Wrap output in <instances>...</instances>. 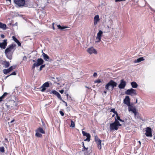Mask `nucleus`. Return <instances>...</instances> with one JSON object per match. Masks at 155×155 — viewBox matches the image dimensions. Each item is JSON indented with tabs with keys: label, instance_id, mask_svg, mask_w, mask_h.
Instances as JSON below:
<instances>
[{
	"label": "nucleus",
	"instance_id": "f257e3e1",
	"mask_svg": "<svg viewBox=\"0 0 155 155\" xmlns=\"http://www.w3.org/2000/svg\"><path fill=\"white\" fill-rule=\"evenodd\" d=\"M16 45L11 44L8 46L5 50V53L6 57L9 60H11L13 53L15 49Z\"/></svg>",
	"mask_w": 155,
	"mask_h": 155
},
{
	"label": "nucleus",
	"instance_id": "f03ea898",
	"mask_svg": "<svg viewBox=\"0 0 155 155\" xmlns=\"http://www.w3.org/2000/svg\"><path fill=\"white\" fill-rule=\"evenodd\" d=\"M32 61L34 62H35V63L33 64L31 68V69L33 70V71H34L35 68V67H38L43 64L44 62L43 60L41 58H38L36 61L34 60H33Z\"/></svg>",
	"mask_w": 155,
	"mask_h": 155
},
{
	"label": "nucleus",
	"instance_id": "7ed1b4c3",
	"mask_svg": "<svg viewBox=\"0 0 155 155\" xmlns=\"http://www.w3.org/2000/svg\"><path fill=\"white\" fill-rule=\"evenodd\" d=\"M117 83L112 80H110L109 82L105 85V88L107 90H109V87L111 86L112 89L114 87L117 86Z\"/></svg>",
	"mask_w": 155,
	"mask_h": 155
},
{
	"label": "nucleus",
	"instance_id": "20e7f679",
	"mask_svg": "<svg viewBox=\"0 0 155 155\" xmlns=\"http://www.w3.org/2000/svg\"><path fill=\"white\" fill-rule=\"evenodd\" d=\"M14 2L19 7H22L25 4V0H14Z\"/></svg>",
	"mask_w": 155,
	"mask_h": 155
},
{
	"label": "nucleus",
	"instance_id": "39448f33",
	"mask_svg": "<svg viewBox=\"0 0 155 155\" xmlns=\"http://www.w3.org/2000/svg\"><path fill=\"white\" fill-rule=\"evenodd\" d=\"M125 94L127 95H131V96H134L137 95L136 91L133 88H130L127 90L125 92Z\"/></svg>",
	"mask_w": 155,
	"mask_h": 155
},
{
	"label": "nucleus",
	"instance_id": "423d86ee",
	"mask_svg": "<svg viewBox=\"0 0 155 155\" xmlns=\"http://www.w3.org/2000/svg\"><path fill=\"white\" fill-rule=\"evenodd\" d=\"M103 35V32L101 30H100L97 33V36L96 37L95 43H98L101 41V37Z\"/></svg>",
	"mask_w": 155,
	"mask_h": 155
},
{
	"label": "nucleus",
	"instance_id": "0eeeda50",
	"mask_svg": "<svg viewBox=\"0 0 155 155\" xmlns=\"http://www.w3.org/2000/svg\"><path fill=\"white\" fill-rule=\"evenodd\" d=\"M16 67V66H11L8 69H4L3 70V72L5 74H7L8 73L10 72L13 69H14Z\"/></svg>",
	"mask_w": 155,
	"mask_h": 155
},
{
	"label": "nucleus",
	"instance_id": "6e6552de",
	"mask_svg": "<svg viewBox=\"0 0 155 155\" xmlns=\"http://www.w3.org/2000/svg\"><path fill=\"white\" fill-rule=\"evenodd\" d=\"M146 131L145 135L147 137H151L152 136L151 129L150 127H147L146 128Z\"/></svg>",
	"mask_w": 155,
	"mask_h": 155
},
{
	"label": "nucleus",
	"instance_id": "1a4fd4ad",
	"mask_svg": "<svg viewBox=\"0 0 155 155\" xmlns=\"http://www.w3.org/2000/svg\"><path fill=\"white\" fill-rule=\"evenodd\" d=\"M126 85V82L123 79H122L120 80V84L118 85V87L120 89H124Z\"/></svg>",
	"mask_w": 155,
	"mask_h": 155
},
{
	"label": "nucleus",
	"instance_id": "9d476101",
	"mask_svg": "<svg viewBox=\"0 0 155 155\" xmlns=\"http://www.w3.org/2000/svg\"><path fill=\"white\" fill-rule=\"evenodd\" d=\"M124 103L127 104L128 107L131 106V105L130 104V99L129 96H126L125 98L124 99Z\"/></svg>",
	"mask_w": 155,
	"mask_h": 155
},
{
	"label": "nucleus",
	"instance_id": "9b49d317",
	"mask_svg": "<svg viewBox=\"0 0 155 155\" xmlns=\"http://www.w3.org/2000/svg\"><path fill=\"white\" fill-rule=\"evenodd\" d=\"M87 52L90 54H91L93 53H94L96 54L97 53L96 50L93 47L89 48L87 49Z\"/></svg>",
	"mask_w": 155,
	"mask_h": 155
},
{
	"label": "nucleus",
	"instance_id": "f8f14e48",
	"mask_svg": "<svg viewBox=\"0 0 155 155\" xmlns=\"http://www.w3.org/2000/svg\"><path fill=\"white\" fill-rule=\"evenodd\" d=\"M82 133L84 136L87 137V138L84 140V141H87L89 142L90 141L91 136L89 134L85 132L82 131Z\"/></svg>",
	"mask_w": 155,
	"mask_h": 155
},
{
	"label": "nucleus",
	"instance_id": "ddd939ff",
	"mask_svg": "<svg viewBox=\"0 0 155 155\" xmlns=\"http://www.w3.org/2000/svg\"><path fill=\"white\" fill-rule=\"evenodd\" d=\"M7 40L5 39L3 40V42L2 43H0V47L2 48L5 49L6 46H7Z\"/></svg>",
	"mask_w": 155,
	"mask_h": 155
},
{
	"label": "nucleus",
	"instance_id": "4468645a",
	"mask_svg": "<svg viewBox=\"0 0 155 155\" xmlns=\"http://www.w3.org/2000/svg\"><path fill=\"white\" fill-rule=\"evenodd\" d=\"M110 129L111 130H117L118 129V126L114 123H113L110 124Z\"/></svg>",
	"mask_w": 155,
	"mask_h": 155
},
{
	"label": "nucleus",
	"instance_id": "2eb2a0df",
	"mask_svg": "<svg viewBox=\"0 0 155 155\" xmlns=\"http://www.w3.org/2000/svg\"><path fill=\"white\" fill-rule=\"evenodd\" d=\"M49 87V83L48 82H46L44 83L41 86V88L42 89L41 90L42 92H44L46 90L45 87Z\"/></svg>",
	"mask_w": 155,
	"mask_h": 155
},
{
	"label": "nucleus",
	"instance_id": "dca6fc26",
	"mask_svg": "<svg viewBox=\"0 0 155 155\" xmlns=\"http://www.w3.org/2000/svg\"><path fill=\"white\" fill-rule=\"evenodd\" d=\"M129 111H131L134 114L135 116L136 115L137 112L136 111V108L134 107H133L131 105V106L128 107Z\"/></svg>",
	"mask_w": 155,
	"mask_h": 155
},
{
	"label": "nucleus",
	"instance_id": "f3484780",
	"mask_svg": "<svg viewBox=\"0 0 155 155\" xmlns=\"http://www.w3.org/2000/svg\"><path fill=\"white\" fill-rule=\"evenodd\" d=\"M99 15H95L94 17V25H96L99 21Z\"/></svg>",
	"mask_w": 155,
	"mask_h": 155
},
{
	"label": "nucleus",
	"instance_id": "a211bd4d",
	"mask_svg": "<svg viewBox=\"0 0 155 155\" xmlns=\"http://www.w3.org/2000/svg\"><path fill=\"white\" fill-rule=\"evenodd\" d=\"M42 52L43 53L42 55L44 59L46 61H48L49 59V57L47 54L44 53L43 51Z\"/></svg>",
	"mask_w": 155,
	"mask_h": 155
},
{
	"label": "nucleus",
	"instance_id": "6ab92c4d",
	"mask_svg": "<svg viewBox=\"0 0 155 155\" xmlns=\"http://www.w3.org/2000/svg\"><path fill=\"white\" fill-rule=\"evenodd\" d=\"M84 154L85 155H91V152L90 150H88V148H87L85 150V151H84Z\"/></svg>",
	"mask_w": 155,
	"mask_h": 155
},
{
	"label": "nucleus",
	"instance_id": "aec40b11",
	"mask_svg": "<svg viewBox=\"0 0 155 155\" xmlns=\"http://www.w3.org/2000/svg\"><path fill=\"white\" fill-rule=\"evenodd\" d=\"M144 60L143 57H140L134 61L135 63H139Z\"/></svg>",
	"mask_w": 155,
	"mask_h": 155
},
{
	"label": "nucleus",
	"instance_id": "412c9836",
	"mask_svg": "<svg viewBox=\"0 0 155 155\" xmlns=\"http://www.w3.org/2000/svg\"><path fill=\"white\" fill-rule=\"evenodd\" d=\"M0 28L3 30H5L6 28V25L0 22Z\"/></svg>",
	"mask_w": 155,
	"mask_h": 155
},
{
	"label": "nucleus",
	"instance_id": "4be33fe9",
	"mask_svg": "<svg viewBox=\"0 0 155 155\" xmlns=\"http://www.w3.org/2000/svg\"><path fill=\"white\" fill-rule=\"evenodd\" d=\"M132 87L134 88H136L138 87V85L134 81L132 82L131 83Z\"/></svg>",
	"mask_w": 155,
	"mask_h": 155
},
{
	"label": "nucleus",
	"instance_id": "5701e85b",
	"mask_svg": "<svg viewBox=\"0 0 155 155\" xmlns=\"http://www.w3.org/2000/svg\"><path fill=\"white\" fill-rule=\"evenodd\" d=\"M4 64L5 65V68H8L10 65L9 62L8 61H3Z\"/></svg>",
	"mask_w": 155,
	"mask_h": 155
},
{
	"label": "nucleus",
	"instance_id": "b1692460",
	"mask_svg": "<svg viewBox=\"0 0 155 155\" xmlns=\"http://www.w3.org/2000/svg\"><path fill=\"white\" fill-rule=\"evenodd\" d=\"M38 132H40L41 134H45V132L43 129L41 127L38 128L36 130Z\"/></svg>",
	"mask_w": 155,
	"mask_h": 155
},
{
	"label": "nucleus",
	"instance_id": "393cba45",
	"mask_svg": "<svg viewBox=\"0 0 155 155\" xmlns=\"http://www.w3.org/2000/svg\"><path fill=\"white\" fill-rule=\"evenodd\" d=\"M57 27H58V28L59 29H60V30H63L64 29H65L66 28H68V27L67 26H61L60 25H57Z\"/></svg>",
	"mask_w": 155,
	"mask_h": 155
},
{
	"label": "nucleus",
	"instance_id": "a878e982",
	"mask_svg": "<svg viewBox=\"0 0 155 155\" xmlns=\"http://www.w3.org/2000/svg\"><path fill=\"white\" fill-rule=\"evenodd\" d=\"M114 124H116L117 126H121V124H120L119 121L117 120L116 118H115L114 122Z\"/></svg>",
	"mask_w": 155,
	"mask_h": 155
},
{
	"label": "nucleus",
	"instance_id": "bb28decb",
	"mask_svg": "<svg viewBox=\"0 0 155 155\" xmlns=\"http://www.w3.org/2000/svg\"><path fill=\"white\" fill-rule=\"evenodd\" d=\"M36 133L35 134V136L37 137H42V135L39 133V132H38L36 130Z\"/></svg>",
	"mask_w": 155,
	"mask_h": 155
},
{
	"label": "nucleus",
	"instance_id": "cd10ccee",
	"mask_svg": "<svg viewBox=\"0 0 155 155\" xmlns=\"http://www.w3.org/2000/svg\"><path fill=\"white\" fill-rule=\"evenodd\" d=\"M58 92L56 91L55 90H52L51 92H50V94H54L55 95H56L57 94V93Z\"/></svg>",
	"mask_w": 155,
	"mask_h": 155
},
{
	"label": "nucleus",
	"instance_id": "c85d7f7f",
	"mask_svg": "<svg viewBox=\"0 0 155 155\" xmlns=\"http://www.w3.org/2000/svg\"><path fill=\"white\" fill-rule=\"evenodd\" d=\"M8 93L6 92H5L2 95V96L1 97V99L2 100V99L4 98L8 94Z\"/></svg>",
	"mask_w": 155,
	"mask_h": 155
},
{
	"label": "nucleus",
	"instance_id": "c756f323",
	"mask_svg": "<svg viewBox=\"0 0 155 155\" xmlns=\"http://www.w3.org/2000/svg\"><path fill=\"white\" fill-rule=\"evenodd\" d=\"M5 152V148L3 147H0V152L4 153Z\"/></svg>",
	"mask_w": 155,
	"mask_h": 155
},
{
	"label": "nucleus",
	"instance_id": "7c9ffc66",
	"mask_svg": "<svg viewBox=\"0 0 155 155\" xmlns=\"http://www.w3.org/2000/svg\"><path fill=\"white\" fill-rule=\"evenodd\" d=\"M58 97V98L59 99L61 100L62 101V98L61 97V96L60 95V94L58 93V92L57 93V94L56 95Z\"/></svg>",
	"mask_w": 155,
	"mask_h": 155
},
{
	"label": "nucleus",
	"instance_id": "2f4dec72",
	"mask_svg": "<svg viewBox=\"0 0 155 155\" xmlns=\"http://www.w3.org/2000/svg\"><path fill=\"white\" fill-rule=\"evenodd\" d=\"M70 127H75V124L74 121L72 120H71V125H70Z\"/></svg>",
	"mask_w": 155,
	"mask_h": 155
},
{
	"label": "nucleus",
	"instance_id": "473e14b6",
	"mask_svg": "<svg viewBox=\"0 0 155 155\" xmlns=\"http://www.w3.org/2000/svg\"><path fill=\"white\" fill-rule=\"evenodd\" d=\"M117 116V118H116L117 120H119L121 122H123V121L120 119V117L118 115V114H117V115H116Z\"/></svg>",
	"mask_w": 155,
	"mask_h": 155
},
{
	"label": "nucleus",
	"instance_id": "72a5a7b5",
	"mask_svg": "<svg viewBox=\"0 0 155 155\" xmlns=\"http://www.w3.org/2000/svg\"><path fill=\"white\" fill-rule=\"evenodd\" d=\"M110 111L113 112L116 115H117L118 114L117 113L115 110V109L114 108L111 109Z\"/></svg>",
	"mask_w": 155,
	"mask_h": 155
},
{
	"label": "nucleus",
	"instance_id": "f704fd0d",
	"mask_svg": "<svg viewBox=\"0 0 155 155\" xmlns=\"http://www.w3.org/2000/svg\"><path fill=\"white\" fill-rule=\"evenodd\" d=\"M82 144H83V148H82V151H85V150L88 147H86L84 145V143L83 142L82 143Z\"/></svg>",
	"mask_w": 155,
	"mask_h": 155
},
{
	"label": "nucleus",
	"instance_id": "c9c22d12",
	"mask_svg": "<svg viewBox=\"0 0 155 155\" xmlns=\"http://www.w3.org/2000/svg\"><path fill=\"white\" fill-rule=\"evenodd\" d=\"M41 66H40V68H39V71H41L42 70V68H44L45 67V64H41Z\"/></svg>",
	"mask_w": 155,
	"mask_h": 155
},
{
	"label": "nucleus",
	"instance_id": "e433bc0d",
	"mask_svg": "<svg viewBox=\"0 0 155 155\" xmlns=\"http://www.w3.org/2000/svg\"><path fill=\"white\" fill-rule=\"evenodd\" d=\"M12 38V39L16 43V42H17V41H18V40L14 36H13Z\"/></svg>",
	"mask_w": 155,
	"mask_h": 155
},
{
	"label": "nucleus",
	"instance_id": "4c0bfd02",
	"mask_svg": "<svg viewBox=\"0 0 155 155\" xmlns=\"http://www.w3.org/2000/svg\"><path fill=\"white\" fill-rule=\"evenodd\" d=\"M95 141L96 142H97L98 141V140H100L97 136L95 137Z\"/></svg>",
	"mask_w": 155,
	"mask_h": 155
},
{
	"label": "nucleus",
	"instance_id": "58836bf2",
	"mask_svg": "<svg viewBox=\"0 0 155 155\" xmlns=\"http://www.w3.org/2000/svg\"><path fill=\"white\" fill-rule=\"evenodd\" d=\"M101 80L100 79L96 80L94 81V82L95 83H101Z\"/></svg>",
	"mask_w": 155,
	"mask_h": 155
},
{
	"label": "nucleus",
	"instance_id": "ea45409f",
	"mask_svg": "<svg viewBox=\"0 0 155 155\" xmlns=\"http://www.w3.org/2000/svg\"><path fill=\"white\" fill-rule=\"evenodd\" d=\"M16 74V73L15 72V71H14L12 72V73L11 74H10V75H15Z\"/></svg>",
	"mask_w": 155,
	"mask_h": 155
},
{
	"label": "nucleus",
	"instance_id": "a19ab883",
	"mask_svg": "<svg viewBox=\"0 0 155 155\" xmlns=\"http://www.w3.org/2000/svg\"><path fill=\"white\" fill-rule=\"evenodd\" d=\"M97 143V145H100L101 144V140H98L97 142H96Z\"/></svg>",
	"mask_w": 155,
	"mask_h": 155
},
{
	"label": "nucleus",
	"instance_id": "79ce46f5",
	"mask_svg": "<svg viewBox=\"0 0 155 155\" xmlns=\"http://www.w3.org/2000/svg\"><path fill=\"white\" fill-rule=\"evenodd\" d=\"M59 113L62 116H64V114L62 111H60Z\"/></svg>",
	"mask_w": 155,
	"mask_h": 155
},
{
	"label": "nucleus",
	"instance_id": "37998d69",
	"mask_svg": "<svg viewBox=\"0 0 155 155\" xmlns=\"http://www.w3.org/2000/svg\"><path fill=\"white\" fill-rule=\"evenodd\" d=\"M97 147L99 150H101V144L98 145Z\"/></svg>",
	"mask_w": 155,
	"mask_h": 155
},
{
	"label": "nucleus",
	"instance_id": "c03bdc74",
	"mask_svg": "<svg viewBox=\"0 0 155 155\" xmlns=\"http://www.w3.org/2000/svg\"><path fill=\"white\" fill-rule=\"evenodd\" d=\"M17 43V44H18V46H20L21 45V43L18 40L17 42H16Z\"/></svg>",
	"mask_w": 155,
	"mask_h": 155
},
{
	"label": "nucleus",
	"instance_id": "a18cd8bd",
	"mask_svg": "<svg viewBox=\"0 0 155 155\" xmlns=\"http://www.w3.org/2000/svg\"><path fill=\"white\" fill-rule=\"evenodd\" d=\"M97 75V74L96 72L94 73L93 74V76L94 77H96Z\"/></svg>",
	"mask_w": 155,
	"mask_h": 155
},
{
	"label": "nucleus",
	"instance_id": "49530a36",
	"mask_svg": "<svg viewBox=\"0 0 155 155\" xmlns=\"http://www.w3.org/2000/svg\"><path fill=\"white\" fill-rule=\"evenodd\" d=\"M62 101L64 102V103L65 104V105L66 107L67 106H68V105H67V103L66 102H65V101H63V100H62Z\"/></svg>",
	"mask_w": 155,
	"mask_h": 155
},
{
	"label": "nucleus",
	"instance_id": "de8ad7c7",
	"mask_svg": "<svg viewBox=\"0 0 155 155\" xmlns=\"http://www.w3.org/2000/svg\"><path fill=\"white\" fill-rule=\"evenodd\" d=\"M59 92L61 94H63L64 92V90H62L60 91Z\"/></svg>",
	"mask_w": 155,
	"mask_h": 155
},
{
	"label": "nucleus",
	"instance_id": "09e8293b",
	"mask_svg": "<svg viewBox=\"0 0 155 155\" xmlns=\"http://www.w3.org/2000/svg\"><path fill=\"white\" fill-rule=\"evenodd\" d=\"M54 23H53L52 24V28H53V29L54 30L55 29V28L54 26Z\"/></svg>",
	"mask_w": 155,
	"mask_h": 155
},
{
	"label": "nucleus",
	"instance_id": "8fccbe9b",
	"mask_svg": "<svg viewBox=\"0 0 155 155\" xmlns=\"http://www.w3.org/2000/svg\"><path fill=\"white\" fill-rule=\"evenodd\" d=\"M85 87L86 88H88V89H89V90H90L91 91H92V89L90 88V87H87V86H85Z\"/></svg>",
	"mask_w": 155,
	"mask_h": 155
},
{
	"label": "nucleus",
	"instance_id": "3c124183",
	"mask_svg": "<svg viewBox=\"0 0 155 155\" xmlns=\"http://www.w3.org/2000/svg\"><path fill=\"white\" fill-rule=\"evenodd\" d=\"M125 0H115V2H121L122 1H125Z\"/></svg>",
	"mask_w": 155,
	"mask_h": 155
},
{
	"label": "nucleus",
	"instance_id": "603ef678",
	"mask_svg": "<svg viewBox=\"0 0 155 155\" xmlns=\"http://www.w3.org/2000/svg\"><path fill=\"white\" fill-rule=\"evenodd\" d=\"M1 37L2 38H5V36L4 35H1Z\"/></svg>",
	"mask_w": 155,
	"mask_h": 155
},
{
	"label": "nucleus",
	"instance_id": "864d4df0",
	"mask_svg": "<svg viewBox=\"0 0 155 155\" xmlns=\"http://www.w3.org/2000/svg\"><path fill=\"white\" fill-rule=\"evenodd\" d=\"M51 103V102H50V103H49L48 104H46L45 105V106L46 107H47V106L48 105H49Z\"/></svg>",
	"mask_w": 155,
	"mask_h": 155
},
{
	"label": "nucleus",
	"instance_id": "5fc2aeb1",
	"mask_svg": "<svg viewBox=\"0 0 155 155\" xmlns=\"http://www.w3.org/2000/svg\"><path fill=\"white\" fill-rule=\"evenodd\" d=\"M14 121H15V120H12V121H11L10 123H13V122Z\"/></svg>",
	"mask_w": 155,
	"mask_h": 155
},
{
	"label": "nucleus",
	"instance_id": "6e6d98bb",
	"mask_svg": "<svg viewBox=\"0 0 155 155\" xmlns=\"http://www.w3.org/2000/svg\"><path fill=\"white\" fill-rule=\"evenodd\" d=\"M66 96H67V98H68V96H69V95H68V94H66Z\"/></svg>",
	"mask_w": 155,
	"mask_h": 155
},
{
	"label": "nucleus",
	"instance_id": "4d7b16f0",
	"mask_svg": "<svg viewBox=\"0 0 155 155\" xmlns=\"http://www.w3.org/2000/svg\"><path fill=\"white\" fill-rule=\"evenodd\" d=\"M9 76H10V75H8L5 78V79H6V78H8V77H9Z\"/></svg>",
	"mask_w": 155,
	"mask_h": 155
},
{
	"label": "nucleus",
	"instance_id": "13d9d810",
	"mask_svg": "<svg viewBox=\"0 0 155 155\" xmlns=\"http://www.w3.org/2000/svg\"><path fill=\"white\" fill-rule=\"evenodd\" d=\"M49 92L50 93V92H51V91H50V90H47L46 91V92Z\"/></svg>",
	"mask_w": 155,
	"mask_h": 155
},
{
	"label": "nucleus",
	"instance_id": "bf43d9fd",
	"mask_svg": "<svg viewBox=\"0 0 155 155\" xmlns=\"http://www.w3.org/2000/svg\"><path fill=\"white\" fill-rule=\"evenodd\" d=\"M5 140H6L7 142H8V140L7 138H5Z\"/></svg>",
	"mask_w": 155,
	"mask_h": 155
},
{
	"label": "nucleus",
	"instance_id": "052dcab7",
	"mask_svg": "<svg viewBox=\"0 0 155 155\" xmlns=\"http://www.w3.org/2000/svg\"><path fill=\"white\" fill-rule=\"evenodd\" d=\"M2 101V99H1V97H0V102L1 101Z\"/></svg>",
	"mask_w": 155,
	"mask_h": 155
},
{
	"label": "nucleus",
	"instance_id": "680f3d73",
	"mask_svg": "<svg viewBox=\"0 0 155 155\" xmlns=\"http://www.w3.org/2000/svg\"><path fill=\"white\" fill-rule=\"evenodd\" d=\"M104 94H106V93H107V91H104Z\"/></svg>",
	"mask_w": 155,
	"mask_h": 155
},
{
	"label": "nucleus",
	"instance_id": "e2e57ef3",
	"mask_svg": "<svg viewBox=\"0 0 155 155\" xmlns=\"http://www.w3.org/2000/svg\"><path fill=\"white\" fill-rule=\"evenodd\" d=\"M6 1H9L11 2V0H6Z\"/></svg>",
	"mask_w": 155,
	"mask_h": 155
},
{
	"label": "nucleus",
	"instance_id": "0e129e2a",
	"mask_svg": "<svg viewBox=\"0 0 155 155\" xmlns=\"http://www.w3.org/2000/svg\"><path fill=\"white\" fill-rule=\"evenodd\" d=\"M138 142L139 143H140V145L141 144V142H140V141H138Z\"/></svg>",
	"mask_w": 155,
	"mask_h": 155
},
{
	"label": "nucleus",
	"instance_id": "69168bd1",
	"mask_svg": "<svg viewBox=\"0 0 155 155\" xmlns=\"http://www.w3.org/2000/svg\"><path fill=\"white\" fill-rule=\"evenodd\" d=\"M137 99H136V103H137Z\"/></svg>",
	"mask_w": 155,
	"mask_h": 155
},
{
	"label": "nucleus",
	"instance_id": "338daca9",
	"mask_svg": "<svg viewBox=\"0 0 155 155\" xmlns=\"http://www.w3.org/2000/svg\"><path fill=\"white\" fill-rule=\"evenodd\" d=\"M24 58H25L26 59V56H25V57H24Z\"/></svg>",
	"mask_w": 155,
	"mask_h": 155
},
{
	"label": "nucleus",
	"instance_id": "774afa93",
	"mask_svg": "<svg viewBox=\"0 0 155 155\" xmlns=\"http://www.w3.org/2000/svg\"><path fill=\"white\" fill-rule=\"evenodd\" d=\"M114 116V114H113V115H112V117H113Z\"/></svg>",
	"mask_w": 155,
	"mask_h": 155
}]
</instances>
